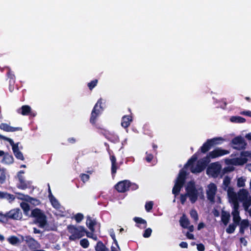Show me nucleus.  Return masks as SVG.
Listing matches in <instances>:
<instances>
[{
  "label": "nucleus",
  "mask_w": 251,
  "mask_h": 251,
  "mask_svg": "<svg viewBox=\"0 0 251 251\" xmlns=\"http://www.w3.org/2000/svg\"><path fill=\"white\" fill-rule=\"evenodd\" d=\"M197 248L199 251H204L205 247L203 244L200 243L197 245Z\"/></svg>",
  "instance_id": "54"
},
{
  "label": "nucleus",
  "mask_w": 251,
  "mask_h": 251,
  "mask_svg": "<svg viewBox=\"0 0 251 251\" xmlns=\"http://www.w3.org/2000/svg\"><path fill=\"white\" fill-rule=\"evenodd\" d=\"M221 171V167L216 163H213L208 167L207 170V174H211L213 176H217Z\"/></svg>",
  "instance_id": "14"
},
{
  "label": "nucleus",
  "mask_w": 251,
  "mask_h": 251,
  "mask_svg": "<svg viewBox=\"0 0 251 251\" xmlns=\"http://www.w3.org/2000/svg\"><path fill=\"white\" fill-rule=\"evenodd\" d=\"M186 193L181 194L180 196V201L182 204H184L186 201L187 197H189L191 203H195L198 200L199 191L203 193V189L200 187L197 189L196 187L195 182L193 180H191L187 183L185 188Z\"/></svg>",
  "instance_id": "1"
},
{
  "label": "nucleus",
  "mask_w": 251,
  "mask_h": 251,
  "mask_svg": "<svg viewBox=\"0 0 251 251\" xmlns=\"http://www.w3.org/2000/svg\"><path fill=\"white\" fill-rule=\"evenodd\" d=\"M5 180V175L4 172L1 173L0 176V182L3 183Z\"/></svg>",
  "instance_id": "57"
},
{
  "label": "nucleus",
  "mask_w": 251,
  "mask_h": 251,
  "mask_svg": "<svg viewBox=\"0 0 251 251\" xmlns=\"http://www.w3.org/2000/svg\"><path fill=\"white\" fill-rule=\"evenodd\" d=\"M153 202L152 201H149L146 203L145 207L147 212H150L153 207Z\"/></svg>",
  "instance_id": "44"
},
{
  "label": "nucleus",
  "mask_w": 251,
  "mask_h": 251,
  "mask_svg": "<svg viewBox=\"0 0 251 251\" xmlns=\"http://www.w3.org/2000/svg\"><path fill=\"white\" fill-rule=\"evenodd\" d=\"M152 229L151 228L146 229L144 232L143 236L145 238H149L151 235Z\"/></svg>",
  "instance_id": "50"
},
{
  "label": "nucleus",
  "mask_w": 251,
  "mask_h": 251,
  "mask_svg": "<svg viewBox=\"0 0 251 251\" xmlns=\"http://www.w3.org/2000/svg\"><path fill=\"white\" fill-rule=\"evenodd\" d=\"M18 177L19 183L17 184V187L20 189L25 190L31 187V182L29 181H25L24 176L18 174Z\"/></svg>",
  "instance_id": "13"
},
{
  "label": "nucleus",
  "mask_w": 251,
  "mask_h": 251,
  "mask_svg": "<svg viewBox=\"0 0 251 251\" xmlns=\"http://www.w3.org/2000/svg\"><path fill=\"white\" fill-rule=\"evenodd\" d=\"M191 217L194 220L195 222H197L199 220L198 214L197 211L194 209H192L190 212Z\"/></svg>",
  "instance_id": "37"
},
{
  "label": "nucleus",
  "mask_w": 251,
  "mask_h": 251,
  "mask_svg": "<svg viewBox=\"0 0 251 251\" xmlns=\"http://www.w3.org/2000/svg\"><path fill=\"white\" fill-rule=\"evenodd\" d=\"M152 150L151 151V152H152L154 154H156L157 153V146L155 145L154 143H152Z\"/></svg>",
  "instance_id": "58"
},
{
  "label": "nucleus",
  "mask_w": 251,
  "mask_h": 251,
  "mask_svg": "<svg viewBox=\"0 0 251 251\" xmlns=\"http://www.w3.org/2000/svg\"><path fill=\"white\" fill-rule=\"evenodd\" d=\"M207 140L211 147H212L214 146L222 144L224 141H225V139L222 137H215L212 139H207Z\"/></svg>",
  "instance_id": "20"
},
{
  "label": "nucleus",
  "mask_w": 251,
  "mask_h": 251,
  "mask_svg": "<svg viewBox=\"0 0 251 251\" xmlns=\"http://www.w3.org/2000/svg\"><path fill=\"white\" fill-rule=\"evenodd\" d=\"M110 159L111 162V174L114 176L116 174L118 169L116 158L114 155H112L110 156Z\"/></svg>",
  "instance_id": "21"
},
{
  "label": "nucleus",
  "mask_w": 251,
  "mask_h": 251,
  "mask_svg": "<svg viewBox=\"0 0 251 251\" xmlns=\"http://www.w3.org/2000/svg\"><path fill=\"white\" fill-rule=\"evenodd\" d=\"M110 235L111 237L112 238V239H113V243L115 244V246H118V241L116 239L115 234L114 231L113 229H111L110 231Z\"/></svg>",
  "instance_id": "48"
},
{
  "label": "nucleus",
  "mask_w": 251,
  "mask_h": 251,
  "mask_svg": "<svg viewBox=\"0 0 251 251\" xmlns=\"http://www.w3.org/2000/svg\"><path fill=\"white\" fill-rule=\"evenodd\" d=\"M244 201V203H243L244 206L246 208H248L251 204V202H250V201H248L247 200L245 201Z\"/></svg>",
  "instance_id": "60"
},
{
  "label": "nucleus",
  "mask_w": 251,
  "mask_h": 251,
  "mask_svg": "<svg viewBox=\"0 0 251 251\" xmlns=\"http://www.w3.org/2000/svg\"><path fill=\"white\" fill-rule=\"evenodd\" d=\"M98 80L97 79H94L92 80L91 82H89L87 84V86L90 89V90H92V89L97 86Z\"/></svg>",
  "instance_id": "42"
},
{
  "label": "nucleus",
  "mask_w": 251,
  "mask_h": 251,
  "mask_svg": "<svg viewBox=\"0 0 251 251\" xmlns=\"http://www.w3.org/2000/svg\"><path fill=\"white\" fill-rule=\"evenodd\" d=\"M30 216L34 218V223L38 224L39 227L43 228L48 224L47 216L40 209H33Z\"/></svg>",
  "instance_id": "2"
},
{
  "label": "nucleus",
  "mask_w": 251,
  "mask_h": 251,
  "mask_svg": "<svg viewBox=\"0 0 251 251\" xmlns=\"http://www.w3.org/2000/svg\"><path fill=\"white\" fill-rule=\"evenodd\" d=\"M246 179L242 177L239 178L237 179V186L238 187H244L245 185Z\"/></svg>",
  "instance_id": "46"
},
{
  "label": "nucleus",
  "mask_w": 251,
  "mask_h": 251,
  "mask_svg": "<svg viewBox=\"0 0 251 251\" xmlns=\"http://www.w3.org/2000/svg\"><path fill=\"white\" fill-rule=\"evenodd\" d=\"M230 180H231V179L229 176H226L225 177V178L223 180V189L227 191L228 187H230V186H229V185L230 183Z\"/></svg>",
  "instance_id": "36"
},
{
  "label": "nucleus",
  "mask_w": 251,
  "mask_h": 251,
  "mask_svg": "<svg viewBox=\"0 0 251 251\" xmlns=\"http://www.w3.org/2000/svg\"><path fill=\"white\" fill-rule=\"evenodd\" d=\"M228 153H229V151L228 150L222 149L220 148H217L209 152L208 157L213 159Z\"/></svg>",
  "instance_id": "11"
},
{
  "label": "nucleus",
  "mask_w": 251,
  "mask_h": 251,
  "mask_svg": "<svg viewBox=\"0 0 251 251\" xmlns=\"http://www.w3.org/2000/svg\"><path fill=\"white\" fill-rule=\"evenodd\" d=\"M129 190H136L138 188V185L135 183H132L129 181Z\"/></svg>",
  "instance_id": "53"
},
{
  "label": "nucleus",
  "mask_w": 251,
  "mask_h": 251,
  "mask_svg": "<svg viewBox=\"0 0 251 251\" xmlns=\"http://www.w3.org/2000/svg\"><path fill=\"white\" fill-rule=\"evenodd\" d=\"M0 139H2L4 141H6L9 143L10 145L12 146V150H13V148L15 147H18V144L16 143L15 144L13 140L9 138H8L6 136H4L1 134H0Z\"/></svg>",
  "instance_id": "34"
},
{
  "label": "nucleus",
  "mask_w": 251,
  "mask_h": 251,
  "mask_svg": "<svg viewBox=\"0 0 251 251\" xmlns=\"http://www.w3.org/2000/svg\"><path fill=\"white\" fill-rule=\"evenodd\" d=\"M104 135L108 141L114 143L119 142V138L117 135L112 134L109 131H106V130H104Z\"/></svg>",
  "instance_id": "19"
},
{
  "label": "nucleus",
  "mask_w": 251,
  "mask_h": 251,
  "mask_svg": "<svg viewBox=\"0 0 251 251\" xmlns=\"http://www.w3.org/2000/svg\"><path fill=\"white\" fill-rule=\"evenodd\" d=\"M183 185L175 182V185L173 187L172 190V193L175 196H177L179 194L181 188L183 187Z\"/></svg>",
  "instance_id": "33"
},
{
  "label": "nucleus",
  "mask_w": 251,
  "mask_h": 251,
  "mask_svg": "<svg viewBox=\"0 0 251 251\" xmlns=\"http://www.w3.org/2000/svg\"><path fill=\"white\" fill-rule=\"evenodd\" d=\"M80 177L81 180L83 182L85 183L86 181H88L89 180V179L90 178V176H89V175H88L87 174H81L80 175Z\"/></svg>",
  "instance_id": "49"
},
{
  "label": "nucleus",
  "mask_w": 251,
  "mask_h": 251,
  "mask_svg": "<svg viewBox=\"0 0 251 251\" xmlns=\"http://www.w3.org/2000/svg\"><path fill=\"white\" fill-rule=\"evenodd\" d=\"M231 197L233 200V207L231 214L233 216V221L236 225H239L241 221V218L239 215V202L237 201V199L235 195L231 193L230 194Z\"/></svg>",
  "instance_id": "7"
},
{
  "label": "nucleus",
  "mask_w": 251,
  "mask_h": 251,
  "mask_svg": "<svg viewBox=\"0 0 251 251\" xmlns=\"http://www.w3.org/2000/svg\"><path fill=\"white\" fill-rule=\"evenodd\" d=\"M205 226V224L202 223H200L198 226V229L201 230V229L203 228Z\"/></svg>",
  "instance_id": "64"
},
{
  "label": "nucleus",
  "mask_w": 251,
  "mask_h": 251,
  "mask_svg": "<svg viewBox=\"0 0 251 251\" xmlns=\"http://www.w3.org/2000/svg\"><path fill=\"white\" fill-rule=\"evenodd\" d=\"M132 121L131 115H125L122 118L121 125L123 127L127 128L130 126Z\"/></svg>",
  "instance_id": "17"
},
{
  "label": "nucleus",
  "mask_w": 251,
  "mask_h": 251,
  "mask_svg": "<svg viewBox=\"0 0 251 251\" xmlns=\"http://www.w3.org/2000/svg\"><path fill=\"white\" fill-rule=\"evenodd\" d=\"M7 75L9 78H10V80H12V83H14V79H15V75L11 74L10 72L7 73Z\"/></svg>",
  "instance_id": "56"
},
{
  "label": "nucleus",
  "mask_w": 251,
  "mask_h": 251,
  "mask_svg": "<svg viewBox=\"0 0 251 251\" xmlns=\"http://www.w3.org/2000/svg\"><path fill=\"white\" fill-rule=\"evenodd\" d=\"M129 181L128 180H124L118 182L115 185V189L120 193H124L129 190Z\"/></svg>",
  "instance_id": "12"
},
{
  "label": "nucleus",
  "mask_w": 251,
  "mask_h": 251,
  "mask_svg": "<svg viewBox=\"0 0 251 251\" xmlns=\"http://www.w3.org/2000/svg\"><path fill=\"white\" fill-rule=\"evenodd\" d=\"M0 222L4 224L7 223L6 213L5 214H2L0 212Z\"/></svg>",
  "instance_id": "51"
},
{
  "label": "nucleus",
  "mask_w": 251,
  "mask_h": 251,
  "mask_svg": "<svg viewBox=\"0 0 251 251\" xmlns=\"http://www.w3.org/2000/svg\"><path fill=\"white\" fill-rule=\"evenodd\" d=\"M230 214L229 212L225 211H222L221 215V220L224 225L226 226L230 220Z\"/></svg>",
  "instance_id": "26"
},
{
  "label": "nucleus",
  "mask_w": 251,
  "mask_h": 251,
  "mask_svg": "<svg viewBox=\"0 0 251 251\" xmlns=\"http://www.w3.org/2000/svg\"><path fill=\"white\" fill-rule=\"evenodd\" d=\"M7 222L9 219L20 220L22 218V213L20 208H14L6 212Z\"/></svg>",
  "instance_id": "9"
},
{
  "label": "nucleus",
  "mask_w": 251,
  "mask_h": 251,
  "mask_svg": "<svg viewBox=\"0 0 251 251\" xmlns=\"http://www.w3.org/2000/svg\"><path fill=\"white\" fill-rule=\"evenodd\" d=\"M80 245L83 248H87L89 246V242L87 239L84 238L80 241Z\"/></svg>",
  "instance_id": "41"
},
{
  "label": "nucleus",
  "mask_w": 251,
  "mask_h": 251,
  "mask_svg": "<svg viewBox=\"0 0 251 251\" xmlns=\"http://www.w3.org/2000/svg\"><path fill=\"white\" fill-rule=\"evenodd\" d=\"M227 195L229 198L230 201L233 203V200L231 197L230 194L233 193L235 195L237 201H247L249 195V192L246 189H240L237 194L234 191V188L232 187H228L227 190Z\"/></svg>",
  "instance_id": "5"
},
{
  "label": "nucleus",
  "mask_w": 251,
  "mask_h": 251,
  "mask_svg": "<svg viewBox=\"0 0 251 251\" xmlns=\"http://www.w3.org/2000/svg\"><path fill=\"white\" fill-rule=\"evenodd\" d=\"M97 224V221L95 219H92L90 216H88L86 221V225L91 231H95L94 226Z\"/></svg>",
  "instance_id": "18"
},
{
  "label": "nucleus",
  "mask_w": 251,
  "mask_h": 251,
  "mask_svg": "<svg viewBox=\"0 0 251 251\" xmlns=\"http://www.w3.org/2000/svg\"><path fill=\"white\" fill-rule=\"evenodd\" d=\"M179 222L180 226L184 228H187L190 225V221L185 215L180 218Z\"/></svg>",
  "instance_id": "29"
},
{
  "label": "nucleus",
  "mask_w": 251,
  "mask_h": 251,
  "mask_svg": "<svg viewBox=\"0 0 251 251\" xmlns=\"http://www.w3.org/2000/svg\"><path fill=\"white\" fill-rule=\"evenodd\" d=\"M186 176V172L183 169L180 170L176 182L183 185L185 182Z\"/></svg>",
  "instance_id": "16"
},
{
  "label": "nucleus",
  "mask_w": 251,
  "mask_h": 251,
  "mask_svg": "<svg viewBox=\"0 0 251 251\" xmlns=\"http://www.w3.org/2000/svg\"><path fill=\"white\" fill-rule=\"evenodd\" d=\"M68 141L71 144H75L76 142V139L74 137H71L68 139Z\"/></svg>",
  "instance_id": "62"
},
{
  "label": "nucleus",
  "mask_w": 251,
  "mask_h": 251,
  "mask_svg": "<svg viewBox=\"0 0 251 251\" xmlns=\"http://www.w3.org/2000/svg\"><path fill=\"white\" fill-rule=\"evenodd\" d=\"M240 114L251 117V111H243L240 112Z\"/></svg>",
  "instance_id": "55"
},
{
  "label": "nucleus",
  "mask_w": 251,
  "mask_h": 251,
  "mask_svg": "<svg viewBox=\"0 0 251 251\" xmlns=\"http://www.w3.org/2000/svg\"><path fill=\"white\" fill-rule=\"evenodd\" d=\"M198 158V152H196L194 154L192 157L188 160L186 164L185 165V167L191 166V172L193 174L200 173L205 168V165L203 162L199 161L197 164V165L194 167L193 164L195 161H197Z\"/></svg>",
  "instance_id": "4"
},
{
  "label": "nucleus",
  "mask_w": 251,
  "mask_h": 251,
  "mask_svg": "<svg viewBox=\"0 0 251 251\" xmlns=\"http://www.w3.org/2000/svg\"><path fill=\"white\" fill-rule=\"evenodd\" d=\"M96 251H109L108 248L101 241H99L95 247Z\"/></svg>",
  "instance_id": "30"
},
{
  "label": "nucleus",
  "mask_w": 251,
  "mask_h": 251,
  "mask_svg": "<svg viewBox=\"0 0 251 251\" xmlns=\"http://www.w3.org/2000/svg\"><path fill=\"white\" fill-rule=\"evenodd\" d=\"M49 198L53 207L54 208L58 207L59 203L57 199L52 195L50 187L49 188Z\"/></svg>",
  "instance_id": "24"
},
{
  "label": "nucleus",
  "mask_w": 251,
  "mask_h": 251,
  "mask_svg": "<svg viewBox=\"0 0 251 251\" xmlns=\"http://www.w3.org/2000/svg\"><path fill=\"white\" fill-rule=\"evenodd\" d=\"M206 191L207 198L210 201H214L217 191L216 185L214 183H210L207 186Z\"/></svg>",
  "instance_id": "10"
},
{
  "label": "nucleus",
  "mask_w": 251,
  "mask_h": 251,
  "mask_svg": "<svg viewBox=\"0 0 251 251\" xmlns=\"http://www.w3.org/2000/svg\"><path fill=\"white\" fill-rule=\"evenodd\" d=\"M85 234H86V236L89 238H92L95 240H97V236L94 235L93 232H92V231L89 232L86 229V232H85Z\"/></svg>",
  "instance_id": "52"
},
{
  "label": "nucleus",
  "mask_w": 251,
  "mask_h": 251,
  "mask_svg": "<svg viewBox=\"0 0 251 251\" xmlns=\"http://www.w3.org/2000/svg\"><path fill=\"white\" fill-rule=\"evenodd\" d=\"M102 100V99L101 98L98 100L91 112L90 123L93 125L96 124L98 118L103 110L101 106Z\"/></svg>",
  "instance_id": "6"
},
{
  "label": "nucleus",
  "mask_w": 251,
  "mask_h": 251,
  "mask_svg": "<svg viewBox=\"0 0 251 251\" xmlns=\"http://www.w3.org/2000/svg\"><path fill=\"white\" fill-rule=\"evenodd\" d=\"M211 147L209 145L208 142L207 141V140H206V141L205 143H204V144L202 145V146L201 147V148L199 150V151L197 152H198L199 153V151H201V152L203 153H205L211 149Z\"/></svg>",
  "instance_id": "32"
},
{
  "label": "nucleus",
  "mask_w": 251,
  "mask_h": 251,
  "mask_svg": "<svg viewBox=\"0 0 251 251\" xmlns=\"http://www.w3.org/2000/svg\"><path fill=\"white\" fill-rule=\"evenodd\" d=\"M0 129L6 132H14L16 131H22V128L21 127H12L6 123H1L0 124Z\"/></svg>",
  "instance_id": "15"
},
{
  "label": "nucleus",
  "mask_w": 251,
  "mask_h": 251,
  "mask_svg": "<svg viewBox=\"0 0 251 251\" xmlns=\"http://www.w3.org/2000/svg\"><path fill=\"white\" fill-rule=\"evenodd\" d=\"M68 232L71 234L69 239L71 241H75L76 239L81 238L85 235L86 229L83 226H75L72 225L67 226Z\"/></svg>",
  "instance_id": "3"
},
{
  "label": "nucleus",
  "mask_w": 251,
  "mask_h": 251,
  "mask_svg": "<svg viewBox=\"0 0 251 251\" xmlns=\"http://www.w3.org/2000/svg\"><path fill=\"white\" fill-rule=\"evenodd\" d=\"M2 162L8 165L12 164L14 162V158L12 155L8 152L5 153L3 157Z\"/></svg>",
  "instance_id": "23"
},
{
  "label": "nucleus",
  "mask_w": 251,
  "mask_h": 251,
  "mask_svg": "<svg viewBox=\"0 0 251 251\" xmlns=\"http://www.w3.org/2000/svg\"><path fill=\"white\" fill-rule=\"evenodd\" d=\"M13 152L16 158L19 160L24 161L25 159L23 153L19 150V147H15L13 148Z\"/></svg>",
  "instance_id": "27"
},
{
  "label": "nucleus",
  "mask_w": 251,
  "mask_h": 251,
  "mask_svg": "<svg viewBox=\"0 0 251 251\" xmlns=\"http://www.w3.org/2000/svg\"><path fill=\"white\" fill-rule=\"evenodd\" d=\"M146 160L148 162H151L153 158V154L152 152H150V151H147L146 153Z\"/></svg>",
  "instance_id": "45"
},
{
  "label": "nucleus",
  "mask_w": 251,
  "mask_h": 251,
  "mask_svg": "<svg viewBox=\"0 0 251 251\" xmlns=\"http://www.w3.org/2000/svg\"><path fill=\"white\" fill-rule=\"evenodd\" d=\"M134 221L137 224H142L143 225V227H141L139 226H137L138 227H139L142 228H145L147 226V223L146 221L142 218L135 217L133 218Z\"/></svg>",
  "instance_id": "31"
},
{
  "label": "nucleus",
  "mask_w": 251,
  "mask_h": 251,
  "mask_svg": "<svg viewBox=\"0 0 251 251\" xmlns=\"http://www.w3.org/2000/svg\"><path fill=\"white\" fill-rule=\"evenodd\" d=\"M25 241L30 248H35L37 244V242L30 236H26Z\"/></svg>",
  "instance_id": "25"
},
{
  "label": "nucleus",
  "mask_w": 251,
  "mask_h": 251,
  "mask_svg": "<svg viewBox=\"0 0 251 251\" xmlns=\"http://www.w3.org/2000/svg\"><path fill=\"white\" fill-rule=\"evenodd\" d=\"M120 250L121 249L119 245H118V246H116V247H115L113 246H112L111 247V251H120Z\"/></svg>",
  "instance_id": "61"
},
{
  "label": "nucleus",
  "mask_w": 251,
  "mask_h": 251,
  "mask_svg": "<svg viewBox=\"0 0 251 251\" xmlns=\"http://www.w3.org/2000/svg\"><path fill=\"white\" fill-rule=\"evenodd\" d=\"M8 242L12 245H15L19 242V239L15 236H11L8 239Z\"/></svg>",
  "instance_id": "40"
},
{
  "label": "nucleus",
  "mask_w": 251,
  "mask_h": 251,
  "mask_svg": "<svg viewBox=\"0 0 251 251\" xmlns=\"http://www.w3.org/2000/svg\"><path fill=\"white\" fill-rule=\"evenodd\" d=\"M249 226V222L247 219L243 220L240 224L239 232L242 234H244L245 230Z\"/></svg>",
  "instance_id": "28"
},
{
  "label": "nucleus",
  "mask_w": 251,
  "mask_h": 251,
  "mask_svg": "<svg viewBox=\"0 0 251 251\" xmlns=\"http://www.w3.org/2000/svg\"><path fill=\"white\" fill-rule=\"evenodd\" d=\"M179 246L182 248H187L188 244L187 242L183 241L179 244Z\"/></svg>",
  "instance_id": "59"
},
{
  "label": "nucleus",
  "mask_w": 251,
  "mask_h": 251,
  "mask_svg": "<svg viewBox=\"0 0 251 251\" xmlns=\"http://www.w3.org/2000/svg\"><path fill=\"white\" fill-rule=\"evenodd\" d=\"M84 218V216L82 213H78L75 216V219L76 223H80Z\"/></svg>",
  "instance_id": "47"
},
{
  "label": "nucleus",
  "mask_w": 251,
  "mask_h": 251,
  "mask_svg": "<svg viewBox=\"0 0 251 251\" xmlns=\"http://www.w3.org/2000/svg\"><path fill=\"white\" fill-rule=\"evenodd\" d=\"M21 206L25 214H27V213L30 210L29 205L27 203L22 202L21 204Z\"/></svg>",
  "instance_id": "43"
},
{
  "label": "nucleus",
  "mask_w": 251,
  "mask_h": 251,
  "mask_svg": "<svg viewBox=\"0 0 251 251\" xmlns=\"http://www.w3.org/2000/svg\"><path fill=\"white\" fill-rule=\"evenodd\" d=\"M231 147L236 150H241L245 149L247 146L245 139L241 136L233 138L230 143Z\"/></svg>",
  "instance_id": "8"
},
{
  "label": "nucleus",
  "mask_w": 251,
  "mask_h": 251,
  "mask_svg": "<svg viewBox=\"0 0 251 251\" xmlns=\"http://www.w3.org/2000/svg\"><path fill=\"white\" fill-rule=\"evenodd\" d=\"M31 112V107L27 105H23L18 110V113L24 116H27Z\"/></svg>",
  "instance_id": "22"
},
{
  "label": "nucleus",
  "mask_w": 251,
  "mask_h": 251,
  "mask_svg": "<svg viewBox=\"0 0 251 251\" xmlns=\"http://www.w3.org/2000/svg\"><path fill=\"white\" fill-rule=\"evenodd\" d=\"M230 121L237 123H244L246 122V119L240 116H233L231 117Z\"/></svg>",
  "instance_id": "35"
},
{
  "label": "nucleus",
  "mask_w": 251,
  "mask_h": 251,
  "mask_svg": "<svg viewBox=\"0 0 251 251\" xmlns=\"http://www.w3.org/2000/svg\"><path fill=\"white\" fill-rule=\"evenodd\" d=\"M9 90L10 92H12L14 91V83L12 84H11L12 82H11V80L9 81Z\"/></svg>",
  "instance_id": "63"
},
{
  "label": "nucleus",
  "mask_w": 251,
  "mask_h": 251,
  "mask_svg": "<svg viewBox=\"0 0 251 251\" xmlns=\"http://www.w3.org/2000/svg\"><path fill=\"white\" fill-rule=\"evenodd\" d=\"M247 161V159L246 158H237L235 159V164L242 165L245 164Z\"/></svg>",
  "instance_id": "39"
},
{
  "label": "nucleus",
  "mask_w": 251,
  "mask_h": 251,
  "mask_svg": "<svg viewBox=\"0 0 251 251\" xmlns=\"http://www.w3.org/2000/svg\"><path fill=\"white\" fill-rule=\"evenodd\" d=\"M235 224H230L226 229V232L228 234L233 233L236 228V226Z\"/></svg>",
  "instance_id": "38"
}]
</instances>
